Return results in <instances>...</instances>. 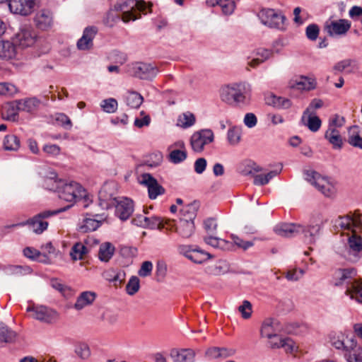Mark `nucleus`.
<instances>
[{"mask_svg":"<svg viewBox=\"0 0 362 362\" xmlns=\"http://www.w3.org/2000/svg\"><path fill=\"white\" fill-rule=\"evenodd\" d=\"M324 220L321 214H314L306 225L295 223H283L276 225L274 230L282 237L300 236L306 244H315L323 227Z\"/></svg>","mask_w":362,"mask_h":362,"instance_id":"1","label":"nucleus"},{"mask_svg":"<svg viewBox=\"0 0 362 362\" xmlns=\"http://www.w3.org/2000/svg\"><path fill=\"white\" fill-rule=\"evenodd\" d=\"M71 206H68L66 207L61 208L57 210H47L42 211L35 216H34L33 218L28 219L27 221L20 222L18 223L12 224L6 226L5 228H15L18 226H28L29 228L35 233L36 234H41L45 230L47 229L48 227V222L46 221H44L43 219L47 218L50 216L57 215L61 212H63L66 211L67 209H69Z\"/></svg>","mask_w":362,"mask_h":362,"instance_id":"2","label":"nucleus"},{"mask_svg":"<svg viewBox=\"0 0 362 362\" xmlns=\"http://www.w3.org/2000/svg\"><path fill=\"white\" fill-rule=\"evenodd\" d=\"M251 92L247 83H233L223 87L221 92V100L230 105L245 103Z\"/></svg>","mask_w":362,"mask_h":362,"instance_id":"3","label":"nucleus"},{"mask_svg":"<svg viewBox=\"0 0 362 362\" xmlns=\"http://www.w3.org/2000/svg\"><path fill=\"white\" fill-rule=\"evenodd\" d=\"M55 190L61 199L69 202H76L77 199L82 198L86 195L84 188L74 181L65 182L59 180L57 182Z\"/></svg>","mask_w":362,"mask_h":362,"instance_id":"4","label":"nucleus"},{"mask_svg":"<svg viewBox=\"0 0 362 362\" xmlns=\"http://www.w3.org/2000/svg\"><path fill=\"white\" fill-rule=\"evenodd\" d=\"M305 179L315 186L325 197H331L335 194V188L327 177H322L313 170H305L303 172Z\"/></svg>","mask_w":362,"mask_h":362,"instance_id":"5","label":"nucleus"},{"mask_svg":"<svg viewBox=\"0 0 362 362\" xmlns=\"http://www.w3.org/2000/svg\"><path fill=\"white\" fill-rule=\"evenodd\" d=\"M144 1L128 0L122 2H117L114 5V11L122 13V20L124 23L135 21L139 17L135 14L136 11H144L146 10Z\"/></svg>","mask_w":362,"mask_h":362,"instance_id":"6","label":"nucleus"},{"mask_svg":"<svg viewBox=\"0 0 362 362\" xmlns=\"http://www.w3.org/2000/svg\"><path fill=\"white\" fill-rule=\"evenodd\" d=\"M335 226L342 230L356 232L362 230V214L358 210L349 212L344 216H339L335 220Z\"/></svg>","mask_w":362,"mask_h":362,"instance_id":"7","label":"nucleus"},{"mask_svg":"<svg viewBox=\"0 0 362 362\" xmlns=\"http://www.w3.org/2000/svg\"><path fill=\"white\" fill-rule=\"evenodd\" d=\"M131 75L142 80H152L158 73L156 66L150 63L135 62L131 64L129 70Z\"/></svg>","mask_w":362,"mask_h":362,"instance_id":"8","label":"nucleus"},{"mask_svg":"<svg viewBox=\"0 0 362 362\" xmlns=\"http://www.w3.org/2000/svg\"><path fill=\"white\" fill-rule=\"evenodd\" d=\"M27 312H32V317L40 322L50 324L57 318V313L46 306L43 305H32L28 306L26 309Z\"/></svg>","mask_w":362,"mask_h":362,"instance_id":"9","label":"nucleus"},{"mask_svg":"<svg viewBox=\"0 0 362 362\" xmlns=\"http://www.w3.org/2000/svg\"><path fill=\"white\" fill-rule=\"evenodd\" d=\"M352 234L349 236L346 244L347 256L346 257L351 262H356L361 257L362 252V237L351 231Z\"/></svg>","mask_w":362,"mask_h":362,"instance_id":"10","label":"nucleus"},{"mask_svg":"<svg viewBox=\"0 0 362 362\" xmlns=\"http://www.w3.org/2000/svg\"><path fill=\"white\" fill-rule=\"evenodd\" d=\"M214 139V133L211 129H203L192 135L190 144L194 151L201 152L204 146L211 143Z\"/></svg>","mask_w":362,"mask_h":362,"instance_id":"11","label":"nucleus"},{"mask_svg":"<svg viewBox=\"0 0 362 362\" xmlns=\"http://www.w3.org/2000/svg\"><path fill=\"white\" fill-rule=\"evenodd\" d=\"M351 23L346 19L330 20L325 23L324 29L331 36L344 35L350 29Z\"/></svg>","mask_w":362,"mask_h":362,"instance_id":"12","label":"nucleus"},{"mask_svg":"<svg viewBox=\"0 0 362 362\" xmlns=\"http://www.w3.org/2000/svg\"><path fill=\"white\" fill-rule=\"evenodd\" d=\"M139 183L147 187L148 197L151 199H155L158 196L165 192V188L150 173H143L141 175Z\"/></svg>","mask_w":362,"mask_h":362,"instance_id":"13","label":"nucleus"},{"mask_svg":"<svg viewBox=\"0 0 362 362\" xmlns=\"http://www.w3.org/2000/svg\"><path fill=\"white\" fill-rule=\"evenodd\" d=\"M115 216L122 221L127 220L134 211V202L127 197L117 199L115 204Z\"/></svg>","mask_w":362,"mask_h":362,"instance_id":"14","label":"nucleus"},{"mask_svg":"<svg viewBox=\"0 0 362 362\" xmlns=\"http://www.w3.org/2000/svg\"><path fill=\"white\" fill-rule=\"evenodd\" d=\"M35 5V0H10V11L16 14L28 16L32 13Z\"/></svg>","mask_w":362,"mask_h":362,"instance_id":"15","label":"nucleus"},{"mask_svg":"<svg viewBox=\"0 0 362 362\" xmlns=\"http://www.w3.org/2000/svg\"><path fill=\"white\" fill-rule=\"evenodd\" d=\"M111 189L110 184H105L98 192L99 206L103 209H108L115 204L117 198L113 197Z\"/></svg>","mask_w":362,"mask_h":362,"instance_id":"16","label":"nucleus"},{"mask_svg":"<svg viewBox=\"0 0 362 362\" xmlns=\"http://www.w3.org/2000/svg\"><path fill=\"white\" fill-rule=\"evenodd\" d=\"M98 33V28L95 26L86 27L82 37L77 42V47L80 50H88L93 47V40Z\"/></svg>","mask_w":362,"mask_h":362,"instance_id":"17","label":"nucleus"},{"mask_svg":"<svg viewBox=\"0 0 362 362\" xmlns=\"http://www.w3.org/2000/svg\"><path fill=\"white\" fill-rule=\"evenodd\" d=\"M34 22L38 29L47 30L53 24L52 13L49 10L42 9L35 14Z\"/></svg>","mask_w":362,"mask_h":362,"instance_id":"18","label":"nucleus"},{"mask_svg":"<svg viewBox=\"0 0 362 362\" xmlns=\"http://www.w3.org/2000/svg\"><path fill=\"white\" fill-rule=\"evenodd\" d=\"M345 294L350 296L351 299L362 303V281L357 279L352 283L348 282Z\"/></svg>","mask_w":362,"mask_h":362,"instance_id":"19","label":"nucleus"},{"mask_svg":"<svg viewBox=\"0 0 362 362\" xmlns=\"http://www.w3.org/2000/svg\"><path fill=\"white\" fill-rule=\"evenodd\" d=\"M19 45L22 47L33 46L37 39V35L34 30L29 28H23L18 34Z\"/></svg>","mask_w":362,"mask_h":362,"instance_id":"20","label":"nucleus"},{"mask_svg":"<svg viewBox=\"0 0 362 362\" xmlns=\"http://www.w3.org/2000/svg\"><path fill=\"white\" fill-rule=\"evenodd\" d=\"M96 293L93 291H83L76 298L74 308L81 310L86 306L91 305L96 298Z\"/></svg>","mask_w":362,"mask_h":362,"instance_id":"21","label":"nucleus"},{"mask_svg":"<svg viewBox=\"0 0 362 362\" xmlns=\"http://www.w3.org/2000/svg\"><path fill=\"white\" fill-rule=\"evenodd\" d=\"M18 111L20 107L18 100H14L11 103H6L2 107V117L4 119L9 121H16L18 117Z\"/></svg>","mask_w":362,"mask_h":362,"instance_id":"22","label":"nucleus"},{"mask_svg":"<svg viewBox=\"0 0 362 362\" xmlns=\"http://www.w3.org/2000/svg\"><path fill=\"white\" fill-rule=\"evenodd\" d=\"M289 86L293 89L310 90L315 88L316 82L313 78L302 76L298 80L291 81Z\"/></svg>","mask_w":362,"mask_h":362,"instance_id":"23","label":"nucleus"},{"mask_svg":"<svg viewBox=\"0 0 362 362\" xmlns=\"http://www.w3.org/2000/svg\"><path fill=\"white\" fill-rule=\"evenodd\" d=\"M92 216L94 218L87 217L84 219L83 224L81 226L82 232L94 231L100 226L101 221L104 219L103 216L102 214H94Z\"/></svg>","mask_w":362,"mask_h":362,"instance_id":"24","label":"nucleus"},{"mask_svg":"<svg viewBox=\"0 0 362 362\" xmlns=\"http://www.w3.org/2000/svg\"><path fill=\"white\" fill-rule=\"evenodd\" d=\"M325 138L331 144L334 148L341 149L343 146L342 137L338 129L328 128L325 133Z\"/></svg>","mask_w":362,"mask_h":362,"instance_id":"25","label":"nucleus"},{"mask_svg":"<svg viewBox=\"0 0 362 362\" xmlns=\"http://www.w3.org/2000/svg\"><path fill=\"white\" fill-rule=\"evenodd\" d=\"M194 221L180 220L176 228V231L182 238H188L194 233Z\"/></svg>","mask_w":362,"mask_h":362,"instance_id":"26","label":"nucleus"},{"mask_svg":"<svg viewBox=\"0 0 362 362\" xmlns=\"http://www.w3.org/2000/svg\"><path fill=\"white\" fill-rule=\"evenodd\" d=\"M185 256L196 264H202L211 257L209 253L198 249L186 251Z\"/></svg>","mask_w":362,"mask_h":362,"instance_id":"27","label":"nucleus"},{"mask_svg":"<svg viewBox=\"0 0 362 362\" xmlns=\"http://www.w3.org/2000/svg\"><path fill=\"white\" fill-rule=\"evenodd\" d=\"M21 111L33 112L36 111L40 105V100L37 98H28L17 100Z\"/></svg>","mask_w":362,"mask_h":362,"instance_id":"28","label":"nucleus"},{"mask_svg":"<svg viewBox=\"0 0 362 362\" xmlns=\"http://www.w3.org/2000/svg\"><path fill=\"white\" fill-rule=\"evenodd\" d=\"M357 274L354 268H346L339 270V281L336 283L337 286L345 284L347 286L348 282H354L358 279L356 278Z\"/></svg>","mask_w":362,"mask_h":362,"instance_id":"29","label":"nucleus"},{"mask_svg":"<svg viewBox=\"0 0 362 362\" xmlns=\"http://www.w3.org/2000/svg\"><path fill=\"white\" fill-rule=\"evenodd\" d=\"M347 141L351 146L362 149V137L359 135L358 126L354 125L349 128Z\"/></svg>","mask_w":362,"mask_h":362,"instance_id":"30","label":"nucleus"},{"mask_svg":"<svg viewBox=\"0 0 362 362\" xmlns=\"http://www.w3.org/2000/svg\"><path fill=\"white\" fill-rule=\"evenodd\" d=\"M17 333L6 325L0 322V342L11 344L16 341Z\"/></svg>","mask_w":362,"mask_h":362,"instance_id":"31","label":"nucleus"},{"mask_svg":"<svg viewBox=\"0 0 362 362\" xmlns=\"http://www.w3.org/2000/svg\"><path fill=\"white\" fill-rule=\"evenodd\" d=\"M16 55L13 44L9 41L0 40V59H9Z\"/></svg>","mask_w":362,"mask_h":362,"instance_id":"32","label":"nucleus"},{"mask_svg":"<svg viewBox=\"0 0 362 362\" xmlns=\"http://www.w3.org/2000/svg\"><path fill=\"white\" fill-rule=\"evenodd\" d=\"M199 208V203L194 202L180 210L181 216L180 220H187L194 221V219L197 216V211Z\"/></svg>","mask_w":362,"mask_h":362,"instance_id":"33","label":"nucleus"},{"mask_svg":"<svg viewBox=\"0 0 362 362\" xmlns=\"http://www.w3.org/2000/svg\"><path fill=\"white\" fill-rule=\"evenodd\" d=\"M351 349L345 354L348 362H362V348L356 346L354 339L351 340Z\"/></svg>","mask_w":362,"mask_h":362,"instance_id":"34","label":"nucleus"},{"mask_svg":"<svg viewBox=\"0 0 362 362\" xmlns=\"http://www.w3.org/2000/svg\"><path fill=\"white\" fill-rule=\"evenodd\" d=\"M171 356L176 362H194L195 354L192 349H182L180 351H173Z\"/></svg>","mask_w":362,"mask_h":362,"instance_id":"35","label":"nucleus"},{"mask_svg":"<svg viewBox=\"0 0 362 362\" xmlns=\"http://www.w3.org/2000/svg\"><path fill=\"white\" fill-rule=\"evenodd\" d=\"M115 247L110 243H105L100 245L98 258L102 262H108L112 257Z\"/></svg>","mask_w":362,"mask_h":362,"instance_id":"36","label":"nucleus"},{"mask_svg":"<svg viewBox=\"0 0 362 362\" xmlns=\"http://www.w3.org/2000/svg\"><path fill=\"white\" fill-rule=\"evenodd\" d=\"M272 54L271 49L264 48H258L256 50V57L251 60L248 64L252 67H255L260 63L264 62L265 60L269 59Z\"/></svg>","mask_w":362,"mask_h":362,"instance_id":"37","label":"nucleus"},{"mask_svg":"<svg viewBox=\"0 0 362 362\" xmlns=\"http://www.w3.org/2000/svg\"><path fill=\"white\" fill-rule=\"evenodd\" d=\"M302 123L311 132H316L320 129L322 121L315 114H308L306 118Z\"/></svg>","mask_w":362,"mask_h":362,"instance_id":"38","label":"nucleus"},{"mask_svg":"<svg viewBox=\"0 0 362 362\" xmlns=\"http://www.w3.org/2000/svg\"><path fill=\"white\" fill-rule=\"evenodd\" d=\"M21 141L19 138L14 134H8L4 137V148L6 151H16L19 149Z\"/></svg>","mask_w":362,"mask_h":362,"instance_id":"39","label":"nucleus"},{"mask_svg":"<svg viewBox=\"0 0 362 362\" xmlns=\"http://www.w3.org/2000/svg\"><path fill=\"white\" fill-rule=\"evenodd\" d=\"M274 320L272 319H267L262 324L260 330V334L262 337H266L268 339L276 338L277 334L274 333L273 325Z\"/></svg>","mask_w":362,"mask_h":362,"instance_id":"40","label":"nucleus"},{"mask_svg":"<svg viewBox=\"0 0 362 362\" xmlns=\"http://www.w3.org/2000/svg\"><path fill=\"white\" fill-rule=\"evenodd\" d=\"M50 286L55 290L60 292L64 296L69 297L71 295V288L62 283L61 280L53 278L50 280Z\"/></svg>","mask_w":362,"mask_h":362,"instance_id":"41","label":"nucleus"},{"mask_svg":"<svg viewBox=\"0 0 362 362\" xmlns=\"http://www.w3.org/2000/svg\"><path fill=\"white\" fill-rule=\"evenodd\" d=\"M143 97L136 92H130L126 98L127 105L132 108H139L143 103Z\"/></svg>","mask_w":362,"mask_h":362,"instance_id":"42","label":"nucleus"},{"mask_svg":"<svg viewBox=\"0 0 362 362\" xmlns=\"http://www.w3.org/2000/svg\"><path fill=\"white\" fill-rule=\"evenodd\" d=\"M195 123V117L191 112H185L177 119V125L182 128H188Z\"/></svg>","mask_w":362,"mask_h":362,"instance_id":"43","label":"nucleus"},{"mask_svg":"<svg viewBox=\"0 0 362 362\" xmlns=\"http://www.w3.org/2000/svg\"><path fill=\"white\" fill-rule=\"evenodd\" d=\"M86 252L87 248L84 245H83L81 243H76L71 250L70 256L74 261L77 259H83V257L84 254L86 253Z\"/></svg>","mask_w":362,"mask_h":362,"instance_id":"44","label":"nucleus"},{"mask_svg":"<svg viewBox=\"0 0 362 362\" xmlns=\"http://www.w3.org/2000/svg\"><path fill=\"white\" fill-rule=\"evenodd\" d=\"M240 137L241 129L240 127L233 126L228 129L227 139L230 144L233 146L237 145L240 141Z\"/></svg>","mask_w":362,"mask_h":362,"instance_id":"45","label":"nucleus"},{"mask_svg":"<svg viewBox=\"0 0 362 362\" xmlns=\"http://www.w3.org/2000/svg\"><path fill=\"white\" fill-rule=\"evenodd\" d=\"M322 105L323 102L322 100L317 98L313 99L308 107L304 110L301 117V122L304 121L308 114H315V110L322 107Z\"/></svg>","mask_w":362,"mask_h":362,"instance_id":"46","label":"nucleus"},{"mask_svg":"<svg viewBox=\"0 0 362 362\" xmlns=\"http://www.w3.org/2000/svg\"><path fill=\"white\" fill-rule=\"evenodd\" d=\"M74 351L82 359H87L90 355L88 345L83 342L76 344Z\"/></svg>","mask_w":362,"mask_h":362,"instance_id":"47","label":"nucleus"},{"mask_svg":"<svg viewBox=\"0 0 362 362\" xmlns=\"http://www.w3.org/2000/svg\"><path fill=\"white\" fill-rule=\"evenodd\" d=\"M54 119L64 129L70 130L73 126L70 118L64 113L57 112L54 115Z\"/></svg>","mask_w":362,"mask_h":362,"instance_id":"48","label":"nucleus"},{"mask_svg":"<svg viewBox=\"0 0 362 362\" xmlns=\"http://www.w3.org/2000/svg\"><path fill=\"white\" fill-rule=\"evenodd\" d=\"M187 156L186 150H172L169 154V160L175 164L184 161Z\"/></svg>","mask_w":362,"mask_h":362,"instance_id":"49","label":"nucleus"},{"mask_svg":"<svg viewBox=\"0 0 362 362\" xmlns=\"http://www.w3.org/2000/svg\"><path fill=\"white\" fill-rule=\"evenodd\" d=\"M117 101L115 98H110L102 100L100 107L104 112L107 113H113L117 109Z\"/></svg>","mask_w":362,"mask_h":362,"instance_id":"50","label":"nucleus"},{"mask_svg":"<svg viewBox=\"0 0 362 362\" xmlns=\"http://www.w3.org/2000/svg\"><path fill=\"white\" fill-rule=\"evenodd\" d=\"M204 240L206 244L215 248L223 249L228 244L225 240L212 235L204 237Z\"/></svg>","mask_w":362,"mask_h":362,"instance_id":"51","label":"nucleus"},{"mask_svg":"<svg viewBox=\"0 0 362 362\" xmlns=\"http://www.w3.org/2000/svg\"><path fill=\"white\" fill-rule=\"evenodd\" d=\"M139 282H140L139 279L137 276H132L129 279V280L126 286L127 293L130 296L134 295L139 289V287H140Z\"/></svg>","mask_w":362,"mask_h":362,"instance_id":"52","label":"nucleus"},{"mask_svg":"<svg viewBox=\"0 0 362 362\" xmlns=\"http://www.w3.org/2000/svg\"><path fill=\"white\" fill-rule=\"evenodd\" d=\"M294 341L291 338H284L279 339V345L274 343L272 349L284 348L286 351L292 352L294 349Z\"/></svg>","mask_w":362,"mask_h":362,"instance_id":"53","label":"nucleus"},{"mask_svg":"<svg viewBox=\"0 0 362 362\" xmlns=\"http://www.w3.org/2000/svg\"><path fill=\"white\" fill-rule=\"evenodd\" d=\"M272 105L279 109H288L291 107V101L283 97L274 96L272 98Z\"/></svg>","mask_w":362,"mask_h":362,"instance_id":"54","label":"nucleus"},{"mask_svg":"<svg viewBox=\"0 0 362 362\" xmlns=\"http://www.w3.org/2000/svg\"><path fill=\"white\" fill-rule=\"evenodd\" d=\"M227 271V267L225 262H218L216 264L208 267V272L212 275H221L226 273Z\"/></svg>","mask_w":362,"mask_h":362,"instance_id":"55","label":"nucleus"},{"mask_svg":"<svg viewBox=\"0 0 362 362\" xmlns=\"http://www.w3.org/2000/svg\"><path fill=\"white\" fill-rule=\"evenodd\" d=\"M319 26L315 23L308 25L305 28L306 37L311 41H315L317 40L319 35Z\"/></svg>","mask_w":362,"mask_h":362,"instance_id":"56","label":"nucleus"},{"mask_svg":"<svg viewBox=\"0 0 362 362\" xmlns=\"http://www.w3.org/2000/svg\"><path fill=\"white\" fill-rule=\"evenodd\" d=\"M276 13L275 10L271 8L261 10L259 12V18L262 23L267 25V21H272Z\"/></svg>","mask_w":362,"mask_h":362,"instance_id":"57","label":"nucleus"},{"mask_svg":"<svg viewBox=\"0 0 362 362\" xmlns=\"http://www.w3.org/2000/svg\"><path fill=\"white\" fill-rule=\"evenodd\" d=\"M113 10H110L106 15L104 19V23L108 27H112L114 25L122 19V16L116 14L113 12Z\"/></svg>","mask_w":362,"mask_h":362,"instance_id":"58","label":"nucleus"},{"mask_svg":"<svg viewBox=\"0 0 362 362\" xmlns=\"http://www.w3.org/2000/svg\"><path fill=\"white\" fill-rule=\"evenodd\" d=\"M286 18L284 16L276 13L272 21H267V26L270 28H281L283 27Z\"/></svg>","mask_w":362,"mask_h":362,"instance_id":"59","label":"nucleus"},{"mask_svg":"<svg viewBox=\"0 0 362 362\" xmlns=\"http://www.w3.org/2000/svg\"><path fill=\"white\" fill-rule=\"evenodd\" d=\"M146 228L151 229H160L163 228V220L159 216L147 217Z\"/></svg>","mask_w":362,"mask_h":362,"instance_id":"60","label":"nucleus"},{"mask_svg":"<svg viewBox=\"0 0 362 362\" xmlns=\"http://www.w3.org/2000/svg\"><path fill=\"white\" fill-rule=\"evenodd\" d=\"M217 223L215 218H209L204 221V228L209 234H214L217 229Z\"/></svg>","mask_w":362,"mask_h":362,"instance_id":"61","label":"nucleus"},{"mask_svg":"<svg viewBox=\"0 0 362 362\" xmlns=\"http://www.w3.org/2000/svg\"><path fill=\"white\" fill-rule=\"evenodd\" d=\"M238 310L244 319H248L252 314V304L248 300H244L243 304L239 306Z\"/></svg>","mask_w":362,"mask_h":362,"instance_id":"62","label":"nucleus"},{"mask_svg":"<svg viewBox=\"0 0 362 362\" xmlns=\"http://www.w3.org/2000/svg\"><path fill=\"white\" fill-rule=\"evenodd\" d=\"M153 264L150 261H145L142 263L138 274L141 277H146L151 274Z\"/></svg>","mask_w":362,"mask_h":362,"instance_id":"63","label":"nucleus"},{"mask_svg":"<svg viewBox=\"0 0 362 362\" xmlns=\"http://www.w3.org/2000/svg\"><path fill=\"white\" fill-rule=\"evenodd\" d=\"M42 151L47 154L52 156H57L61 152V148L57 144H45L42 148Z\"/></svg>","mask_w":362,"mask_h":362,"instance_id":"64","label":"nucleus"}]
</instances>
